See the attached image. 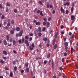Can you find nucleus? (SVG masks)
Wrapping results in <instances>:
<instances>
[{"mask_svg":"<svg viewBox=\"0 0 78 78\" xmlns=\"http://www.w3.org/2000/svg\"><path fill=\"white\" fill-rule=\"evenodd\" d=\"M23 31V30H21L19 34L18 35V36H19V37H21V36H22Z\"/></svg>","mask_w":78,"mask_h":78,"instance_id":"f257e3e1","label":"nucleus"},{"mask_svg":"<svg viewBox=\"0 0 78 78\" xmlns=\"http://www.w3.org/2000/svg\"><path fill=\"white\" fill-rule=\"evenodd\" d=\"M61 12H63V13H64L65 12V10H64V9H63V8H62V7H61Z\"/></svg>","mask_w":78,"mask_h":78,"instance_id":"f03ea898","label":"nucleus"},{"mask_svg":"<svg viewBox=\"0 0 78 78\" xmlns=\"http://www.w3.org/2000/svg\"><path fill=\"white\" fill-rule=\"evenodd\" d=\"M71 20H75V16L72 15L71 16Z\"/></svg>","mask_w":78,"mask_h":78,"instance_id":"7ed1b4c3","label":"nucleus"},{"mask_svg":"<svg viewBox=\"0 0 78 78\" xmlns=\"http://www.w3.org/2000/svg\"><path fill=\"white\" fill-rule=\"evenodd\" d=\"M35 25H41V23L39 22H36Z\"/></svg>","mask_w":78,"mask_h":78,"instance_id":"20e7f679","label":"nucleus"},{"mask_svg":"<svg viewBox=\"0 0 78 78\" xmlns=\"http://www.w3.org/2000/svg\"><path fill=\"white\" fill-rule=\"evenodd\" d=\"M42 33L39 32L37 33V35L38 36H39V37H41V36H42Z\"/></svg>","mask_w":78,"mask_h":78,"instance_id":"39448f33","label":"nucleus"},{"mask_svg":"<svg viewBox=\"0 0 78 78\" xmlns=\"http://www.w3.org/2000/svg\"><path fill=\"white\" fill-rule=\"evenodd\" d=\"M55 42H56V40L55 39H54L53 41L52 42V45H55Z\"/></svg>","mask_w":78,"mask_h":78,"instance_id":"423d86ee","label":"nucleus"},{"mask_svg":"<svg viewBox=\"0 0 78 78\" xmlns=\"http://www.w3.org/2000/svg\"><path fill=\"white\" fill-rule=\"evenodd\" d=\"M9 11V9H8V7H6L5 8V12H8Z\"/></svg>","mask_w":78,"mask_h":78,"instance_id":"0eeeda50","label":"nucleus"},{"mask_svg":"<svg viewBox=\"0 0 78 78\" xmlns=\"http://www.w3.org/2000/svg\"><path fill=\"white\" fill-rule=\"evenodd\" d=\"M29 48H30V50L31 51L33 50V49H34V48H33V47H32V46H29Z\"/></svg>","mask_w":78,"mask_h":78,"instance_id":"6e6552de","label":"nucleus"},{"mask_svg":"<svg viewBox=\"0 0 78 78\" xmlns=\"http://www.w3.org/2000/svg\"><path fill=\"white\" fill-rule=\"evenodd\" d=\"M3 54L5 55H7V52L5 51H3Z\"/></svg>","mask_w":78,"mask_h":78,"instance_id":"1a4fd4ad","label":"nucleus"},{"mask_svg":"<svg viewBox=\"0 0 78 78\" xmlns=\"http://www.w3.org/2000/svg\"><path fill=\"white\" fill-rule=\"evenodd\" d=\"M50 22H48L47 23V27L48 28L49 27H50Z\"/></svg>","mask_w":78,"mask_h":78,"instance_id":"9d476101","label":"nucleus"},{"mask_svg":"<svg viewBox=\"0 0 78 78\" xmlns=\"http://www.w3.org/2000/svg\"><path fill=\"white\" fill-rule=\"evenodd\" d=\"M25 38L26 40H28V39H29V38L28 37V35H26L25 37Z\"/></svg>","mask_w":78,"mask_h":78,"instance_id":"9b49d317","label":"nucleus"},{"mask_svg":"<svg viewBox=\"0 0 78 78\" xmlns=\"http://www.w3.org/2000/svg\"><path fill=\"white\" fill-rule=\"evenodd\" d=\"M56 48H57V44H55L53 48L55 50V49H56Z\"/></svg>","mask_w":78,"mask_h":78,"instance_id":"f8f14e48","label":"nucleus"},{"mask_svg":"<svg viewBox=\"0 0 78 78\" xmlns=\"http://www.w3.org/2000/svg\"><path fill=\"white\" fill-rule=\"evenodd\" d=\"M9 75L10 77H12V76H13V74H12V72H10Z\"/></svg>","mask_w":78,"mask_h":78,"instance_id":"ddd939ff","label":"nucleus"},{"mask_svg":"<svg viewBox=\"0 0 78 78\" xmlns=\"http://www.w3.org/2000/svg\"><path fill=\"white\" fill-rule=\"evenodd\" d=\"M4 44L5 45H7V42H6V41L5 40L4 41Z\"/></svg>","mask_w":78,"mask_h":78,"instance_id":"4468645a","label":"nucleus"},{"mask_svg":"<svg viewBox=\"0 0 78 78\" xmlns=\"http://www.w3.org/2000/svg\"><path fill=\"white\" fill-rule=\"evenodd\" d=\"M10 33L12 34H14V30H11L10 31Z\"/></svg>","mask_w":78,"mask_h":78,"instance_id":"2eb2a0df","label":"nucleus"},{"mask_svg":"<svg viewBox=\"0 0 78 78\" xmlns=\"http://www.w3.org/2000/svg\"><path fill=\"white\" fill-rule=\"evenodd\" d=\"M46 23H47V22L44 21L43 22V24L44 26H45L46 25Z\"/></svg>","mask_w":78,"mask_h":78,"instance_id":"dca6fc26","label":"nucleus"},{"mask_svg":"<svg viewBox=\"0 0 78 78\" xmlns=\"http://www.w3.org/2000/svg\"><path fill=\"white\" fill-rule=\"evenodd\" d=\"M69 4H70L69 2H66L65 4L64 5V6H66V5L67 6H69Z\"/></svg>","mask_w":78,"mask_h":78,"instance_id":"f3484780","label":"nucleus"},{"mask_svg":"<svg viewBox=\"0 0 78 78\" xmlns=\"http://www.w3.org/2000/svg\"><path fill=\"white\" fill-rule=\"evenodd\" d=\"M38 30H39V31L40 33H41V27H38Z\"/></svg>","mask_w":78,"mask_h":78,"instance_id":"a211bd4d","label":"nucleus"},{"mask_svg":"<svg viewBox=\"0 0 78 78\" xmlns=\"http://www.w3.org/2000/svg\"><path fill=\"white\" fill-rule=\"evenodd\" d=\"M30 70V69L28 68H26V72L27 73L29 72V71Z\"/></svg>","mask_w":78,"mask_h":78,"instance_id":"6ab92c4d","label":"nucleus"},{"mask_svg":"<svg viewBox=\"0 0 78 78\" xmlns=\"http://www.w3.org/2000/svg\"><path fill=\"white\" fill-rule=\"evenodd\" d=\"M20 28L19 27H17L16 28V31H20Z\"/></svg>","mask_w":78,"mask_h":78,"instance_id":"aec40b11","label":"nucleus"},{"mask_svg":"<svg viewBox=\"0 0 78 78\" xmlns=\"http://www.w3.org/2000/svg\"><path fill=\"white\" fill-rule=\"evenodd\" d=\"M6 39L7 41H9V35H7L6 36Z\"/></svg>","mask_w":78,"mask_h":78,"instance_id":"412c9836","label":"nucleus"},{"mask_svg":"<svg viewBox=\"0 0 78 78\" xmlns=\"http://www.w3.org/2000/svg\"><path fill=\"white\" fill-rule=\"evenodd\" d=\"M43 20H44V22H47V18H43Z\"/></svg>","mask_w":78,"mask_h":78,"instance_id":"4be33fe9","label":"nucleus"},{"mask_svg":"<svg viewBox=\"0 0 78 78\" xmlns=\"http://www.w3.org/2000/svg\"><path fill=\"white\" fill-rule=\"evenodd\" d=\"M57 37H58V32H57L55 34V39H56V38H57Z\"/></svg>","mask_w":78,"mask_h":78,"instance_id":"5701e85b","label":"nucleus"},{"mask_svg":"<svg viewBox=\"0 0 78 78\" xmlns=\"http://www.w3.org/2000/svg\"><path fill=\"white\" fill-rule=\"evenodd\" d=\"M43 41H47V38H44L43 39Z\"/></svg>","mask_w":78,"mask_h":78,"instance_id":"b1692460","label":"nucleus"},{"mask_svg":"<svg viewBox=\"0 0 78 78\" xmlns=\"http://www.w3.org/2000/svg\"><path fill=\"white\" fill-rule=\"evenodd\" d=\"M12 42L13 43V45H14L15 44H16V41H15V40H13L12 41Z\"/></svg>","mask_w":78,"mask_h":78,"instance_id":"393cba45","label":"nucleus"},{"mask_svg":"<svg viewBox=\"0 0 78 78\" xmlns=\"http://www.w3.org/2000/svg\"><path fill=\"white\" fill-rule=\"evenodd\" d=\"M65 46H68V43L66 42L65 43Z\"/></svg>","mask_w":78,"mask_h":78,"instance_id":"a878e982","label":"nucleus"},{"mask_svg":"<svg viewBox=\"0 0 78 78\" xmlns=\"http://www.w3.org/2000/svg\"><path fill=\"white\" fill-rule=\"evenodd\" d=\"M0 62L1 64H3V63H4V62H4L3 61V60H1Z\"/></svg>","mask_w":78,"mask_h":78,"instance_id":"bb28decb","label":"nucleus"},{"mask_svg":"<svg viewBox=\"0 0 78 78\" xmlns=\"http://www.w3.org/2000/svg\"><path fill=\"white\" fill-rule=\"evenodd\" d=\"M50 53L48 54L47 55V58H50Z\"/></svg>","mask_w":78,"mask_h":78,"instance_id":"cd10ccee","label":"nucleus"},{"mask_svg":"<svg viewBox=\"0 0 78 78\" xmlns=\"http://www.w3.org/2000/svg\"><path fill=\"white\" fill-rule=\"evenodd\" d=\"M11 25V24L10 23H8L7 24V26L8 27H10V26Z\"/></svg>","mask_w":78,"mask_h":78,"instance_id":"c85d7f7f","label":"nucleus"},{"mask_svg":"<svg viewBox=\"0 0 78 78\" xmlns=\"http://www.w3.org/2000/svg\"><path fill=\"white\" fill-rule=\"evenodd\" d=\"M28 41L27 40H26L25 41V43L26 44H28Z\"/></svg>","mask_w":78,"mask_h":78,"instance_id":"c756f323","label":"nucleus"},{"mask_svg":"<svg viewBox=\"0 0 78 78\" xmlns=\"http://www.w3.org/2000/svg\"><path fill=\"white\" fill-rule=\"evenodd\" d=\"M1 19H5V16H4V15H2V17H1Z\"/></svg>","mask_w":78,"mask_h":78,"instance_id":"7c9ffc66","label":"nucleus"},{"mask_svg":"<svg viewBox=\"0 0 78 78\" xmlns=\"http://www.w3.org/2000/svg\"><path fill=\"white\" fill-rule=\"evenodd\" d=\"M73 9H74L73 7L72 6L71 9V12H73Z\"/></svg>","mask_w":78,"mask_h":78,"instance_id":"2f4dec72","label":"nucleus"},{"mask_svg":"<svg viewBox=\"0 0 78 78\" xmlns=\"http://www.w3.org/2000/svg\"><path fill=\"white\" fill-rule=\"evenodd\" d=\"M14 12H17V9H15L14 10Z\"/></svg>","mask_w":78,"mask_h":78,"instance_id":"473e14b6","label":"nucleus"},{"mask_svg":"<svg viewBox=\"0 0 78 78\" xmlns=\"http://www.w3.org/2000/svg\"><path fill=\"white\" fill-rule=\"evenodd\" d=\"M54 64V62H53V60H52V67H53Z\"/></svg>","mask_w":78,"mask_h":78,"instance_id":"72a5a7b5","label":"nucleus"},{"mask_svg":"<svg viewBox=\"0 0 78 78\" xmlns=\"http://www.w3.org/2000/svg\"><path fill=\"white\" fill-rule=\"evenodd\" d=\"M75 37H76L75 35H74V34L72 35V38H75Z\"/></svg>","mask_w":78,"mask_h":78,"instance_id":"f704fd0d","label":"nucleus"},{"mask_svg":"<svg viewBox=\"0 0 78 78\" xmlns=\"http://www.w3.org/2000/svg\"><path fill=\"white\" fill-rule=\"evenodd\" d=\"M6 21L5 20L4 21V25H6Z\"/></svg>","mask_w":78,"mask_h":78,"instance_id":"c9c22d12","label":"nucleus"},{"mask_svg":"<svg viewBox=\"0 0 78 78\" xmlns=\"http://www.w3.org/2000/svg\"><path fill=\"white\" fill-rule=\"evenodd\" d=\"M32 39H33V38H32V37H30L29 40V41H32Z\"/></svg>","mask_w":78,"mask_h":78,"instance_id":"e433bc0d","label":"nucleus"},{"mask_svg":"<svg viewBox=\"0 0 78 78\" xmlns=\"http://www.w3.org/2000/svg\"><path fill=\"white\" fill-rule=\"evenodd\" d=\"M45 27H43L42 28V31H45Z\"/></svg>","mask_w":78,"mask_h":78,"instance_id":"4c0bfd02","label":"nucleus"},{"mask_svg":"<svg viewBox=\"0 0 78 78\" xmlns=\"http://www.w3.org/2000/svg\"><path fill=\"white\" fill-rule=\"evenodd\" d=\"M71 53H73V48H71Z\"/></svg>","mask_w":78,"mask_h":78,"instance_id":"58836bf2","label":"nucleus"},{"mask_svg":"<svg viewBox=\"0 0 78 78\" xmlns=\"http://www.w3.org/2000/svg\"><path fill=\"white\" fill-rule=\"evenodd\" d=\"M16 70H17V67L15 66L14 68V70L15 71H16Z\"/></svg>","mask_w":78,"mask_h":78,"instance_id":"ea45409f","label":"nucleus"},{"mask_svg":"<svg viewBox=\"0 0 78 78\" xmlns=\"http://www.w3.org/2000/svg\"><path fill=\"white\" fill-rule=\"evenodd\" d=\"M62 75V74H61V73L59 72L58 73V76H61Z\"/></svg>","mask_w":78,"mask_h":78,"instance_id":"a19ab883","label":"nucleus"},{"mask_svg":"<svg viewBox=\"0 0 78 78\" xmlns=\"http://www.w3.org/2000/svg\"><path fill=\"white\" fill-rule=\"evenodd\" d=\"M25 66H26V67H28V63H26L25 64Z\"/></svg>","mask_w":78,"mask_h":78,"instance_id":"79ce46f5","label":"nucleus"},{"mask_svg":"<svg viewBox=\"0 0 78 78\" xmlns=\"http://www.w3.org/2000/svg\"><path fill=\"white\" fill-rule=\"evenodd\" d=\"M40 14L41 16H43V14H42V11H41Z\"/></svg>","mask_w":78,"mask_h":78,"instance_id":"37998d69","label":"nucleus"},{"mask_svg":"<svg viewBox=\"0 0 78 78\" xmlns=\"http://www.w3.org/2000/svg\"><path fill=\"white\" fill-rule=\"evenodd\" d=\"M13 65H16V62L15 61H14L13 62Z\"/></svg>","mask_w":78,"mask_h":78,"instance_id":"c03bdc74","label":"nucleus"},{"mask_svg":"<svg viewBox=\"0 0 78 78\" xmlns=\"http://www.w3.org/2000/svg\"><path fill=\"white\" fill-rule=\"evenodd\" d=\"M67 53L66 52H65L64 53V56H67Z\"/></svg>","mask_w":78,"mask_h":78,"instance_id":"a18cd8bd","label":"nucleus"},{"mask_svg":"<svg viewBox=\"0 0 78 78\" xmlns=\"http://www.w3.org/2000/svg\"><path fill=\"white\" fill-rule=\"evenodd\" d=\"M14 23V21L13 20H12L11 21V24H13Z\"/></svg>","mask_w":78,"mask_h":78,"instance_id":"49530a36","label":"nucleus"},{"mask_svg":"<svg viewBox=\"0 0 78 78\" xmlns=\"http://www.w3.org/2000/svg\"><path fill=\"white\" fill-rule=\"evenodd\" d=\"M49 3H47V6L48 8H49Z\"/></svg>","mask_w":78,"mask_h":78,"instance_id":"de8ad7c7","label":"nucleus"},{"mask_svg":"<svg viewBox=\"0 0 78 78\" xmlns=\"http://www.w3.org/2000/svg\"><path fill=\"white\" fill-rule=\"evenodd\" d=\"M47 61L45 60L44 62V64H47Z\"/></svg>","mask_w":78,"mask_h":78,"instance_id":"09e8293b","label":"nucleus"},{"mask_svg":"<svg viewBox=\"0 0 78 78\" xmlns=\"http://www.w3.org/2000/svg\"><path fill=\"white\" fill-rule=\"evenodd\" d=\"M66 12L67 14H69V11L67 10L66 11Z\"/></svg>","mask_w":78,"mask_h":78,"instance_id":"8fccbe9b","label":"nucleus"},{"mask_svg":"<svg viewBox=\"0 0 78 78\" xmlns=\"http://www.w3.org/2000/svg\"><path fill=\"white\" fill-rule=\"evenodd\" d=\"M6 5L8 6H10V5L7 2L6 3Z\"/></svg>","mask_w":78,"mask_h":78,"instance_id":"3c124183","label":"nucleus"},{"mask_svg":"<svg viewBox=\"0 0 78 78\" xmlns=\"http://www.w3.org/2000/svg\"><path fill=\"white\" fill-rule=\"evenodd\" d=\"M39 3L40 4V5H42V2H41V1H39Z\"/></svg>","mask_w":78,"mask_h":78,"instance_id":"603ef678","label":"nucleus"},{"mask_svg":"<svg viewBox=\"0 0 78 78\" xmlns=\"http://www.w3.org/2000/svg\"><path fill=\"white\" fill-rule=\"evenodd\" d=\"M2 58L4 59H6V57H5L4 56H2Z\"/></svg>","mask_w":78,"mask_h":78,"instance_id":"864d4df0","label":"nucleus"},{"mask_svg":"<svg viewBox=\"0 0 78 78\" xmlns=\"http://www.w3.org/2000/svg\"><path fill=\"white\" fill-rule=\"evenodd\" d=\"M24 40H25L24 39V38L22 39V43H23V42H24Z\"/></svg>","mask_w":78,"mask_h":78,"instance_id":"5fc2aeb1","label":"nucleus"},{"mask_svg":"<svg viewBox=\"0 0 78 78\" xmlns=\"http://www.w3.org/2000/svg\"><path fill=\"white\" fill-rule=\"evenodd\" d=\"M32 47L34 48V43H32Z\"/></svg>","mask_w":78,"mask_h":78,"instance_id":"6e6d98bb","label":"nucleus"},{"mask_svg":"<svg viewBox=\"0 0 78 78\" xmlns=\"http://www.w3.org/2000/svg\"><path fill=\"white\" fill-rule=\"evenodd\" d=\"M59 69L61 70H62V67H59Z\"/></svg>","mask_w":78,"mask_h":78,"instance_id":"4d7b16f0","label":"nucleus"},{"mask_svg":"<svg viewBox=\"0 0 78 78\" xmlns=\"http://www.w3.org/2000/svg\"><path fill=\"white\" fill-rule=\"evenodd\" d=\"M21 40H19L18 42L19 43V44H21Z\"/></svg>","mask_w":78,"mask_h":78,"instance_id":"13d9d810","label":"nucleus"},{"mask_svg":"<svg viewBox=\"0 0 78 78\" xmlns=\"http://www.w3.org/2000/svg\"><path fill=\"white\" fill-rule=\"evenodd\" d=\"M29 35L30 36H33V33H31Z\"/></svg>","mask_w":78,"mask_h":78,"instance_id":"bf43d9fd","label":"nucleus"},{"mask_svg":"<svg viewBox=\"0 0 78 78\" xmlns=\"http://www.w3.org/2000/svg\"><path fill=\"white\" fill-rule=\"evenodd\" d=\"M65 50H67V49H68V47H67V46H65Z\"/></svg>","mask_w":78,"mask_h":78,"instance_id":"052dcab7","label":"nucleus"},{"mask_svg":"<svg viewBox=\"0 0 78 78\" xmlns=\"http://www.w3.org/2000/svg\"><path fill=\"white\" fill-rule=\"evenodd\" d=\"M50 8H53V5H50Z\"/></svg>","mask_w":78,"mask_h":78,"instance_id":"680f3d73","label":"nucleus"},{"mask_svg":"<svg viewBox=\"0 0 78 78\" xmlns=\"http://www.w3.org/2000/svg\"><path fill=\"white\" fill-rule=\"evenodd\" d=\"M69 36H71V35H72V33L71 32H69Z\"/></svg>","mask_w":78,"mask_h":78,"instance_id":"e2e57ef3","label":"nucleus"},{"mask_svg":"<svg viewBox=\"0 0 78 78\" xmlns=\"http://www.w3.org/2000/svg\"><path fill=\"white\" fill-rule=\"evenodd\" d=\"M18 35H19V34L18 33H17L16 34V37H18Z\"/></svg>","mask_w":78,"mask_h":78,"instance_id":"0e129e2a","label":"nucleus"},{"mask_svg":"<svg viewBox=\"0 0 78 78\" xmlns=\"http://www.w3.org/2000/svg\"><path fill=\"white\" fill-rule=\"evenodd\" d=\"M37 13L38 14H39V13H40V10H38L37 12Z\"/></svg>","mask_w":78,"mask_h":78,"instance_id":"69168bd1","label":"nucleus"},{"mask_svg":"<svg viewBox=\"0 0 78 78\" xmlns=\"http://www.w3.org/2000/svg\"><path fill=\"white\" fill-rule=\"evenodd\" d=\"M48 21H50V20H51V17H49L48 18Z\"/></svg>","mask_w":78,"mask_h":78,"instance_id":"338daca9","label":"nucleus"},{"mask_svg":"<svg viewBox=\"0 0 78 78\" xmlns=\"http://www.w3.org/2000/svg\"><path fill=\"white\" fill-rule=\"evenodd\" d=\"M65 60H64V58H63L62 59V62H63Z\"/></svg>","mask_w":78,"mask_h":78,"instance_id":"774afa93","label":"nucleus"}]
</instances>
